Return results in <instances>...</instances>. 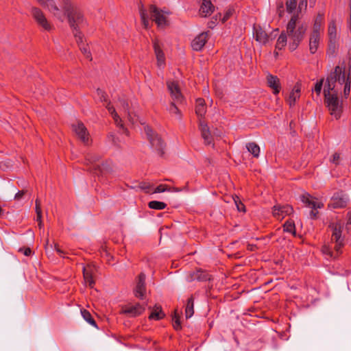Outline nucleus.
I'll return each mask as SVG.
<instances>
[{
	"label": "nucleus",
	"instance_id": "obj_1",
	"mask_svg": "<svg viewBox=\"0 0 351 351\" xmlns=\"http://www.w3.org/2000/svg\"><path fill=\"white\" fill-rule=\"evenodd\" d=\"M43 6L48 10L59 20L62 21L67 16L70 27L73 30L74 37L77 44L84 42V35L80 31L86 25V21L80 10L76 7L71 0H62L61 7L59 8L53 0H37Z\"/></svg>",
	"mask_w": 351,
	"mask_h": 351
},
{
	"label": "nucleus",
	"instance_id": "obj_2",
	"mask_svg": "<svg viewBox=\"0 0 351 351\" xmlns=\"http://www.w3.org/2000/svg\"><path fill=\"white\" fill-rule=\"evenodd\" d=\"M343 85V94L347 97L350 92L351 77L350 69L346 71L344 63L335 67L326 79L324 92L339 90Z\"/></svg>",
	"mask_w": 351,
	"mask_h": 351
},
{
	"label": "nucleus",
	"instance_id": "obj_3",
	"mask_svg": "<svg viewBox=\"0 0 351 351\" xmlns=\"http://www.w3.org/2000/svg\"><path fill=\"white\" fill-rule=\"evenodd\" d=\"M332 230L331 242L325 244L322 247L324 254L332 259L337 258L341 253V248L344 245V239L341 236L343 226L341 223H331L329 226Z\"/></svg>",
	"mask_w": 351,
	"mask_h": 351
},
{
	"label": "nucleus",
	"instance_id": "obj_4",
	"mask_svg": "<svg viewBox=\"0 0 351 351\" xmlns=\"http://www.w3.org/2000/svg\"><path fill=\"white\" fill-rule=\"evenodd\" d=\"M298 16L293 15L287 25V32L289 37L293 40V43H299L302 40L307 25L303 23L298 21Z\"/></svg>",
	"mask_w": 351,
	"mask_h": 351
},
{
	"label": "nucleus",
	"instance_id": "obj_5",
	"mask_svg": "<svg viewBox=\"0 0 351 351\" xmlns=\"http://www.w3.org/2000/svg\"><path fill=\"white\" fill-rule=\"evenodd\" d=\"M338 92L339 90L324 91L326 106L330 112V114L334 115L337 119L340 117L341 111V106L338 98Z\"/></svg>",
	"mask_w": 351,
	"mask_h": 351
},
{
	"label": "nucleus",
	"instance_id": "obj_6",
	"mask_svg": "<svg viewBox=\"0 0 351 351\" xmlns=\"http://www.w3.org/2000/svg\"><path fill=\"white\" fill-rule=\"evenodd\" d=\"M144 130L152 148L160 156H163L165 145L161 138L148 125L145 126Z\"/></svg>",
	"mask_w": 351,
	"mask_h": 351
},
{
	"label": "nucleus",
	"instance_id": "obj_7",
	"mask_svg": "<svg viewBox=\"0 0 351 351\" xmlns=\"http://www.w3.org/2000/svg\"><path fill=\"white\" fill-rule=\"evenodd\" d=\"M71 127L75 135L85 145L88 146L91 144L92 140L90 138L89 132L82 122L77 121L73 123Z\"/></svg>",
	"mask_w": 351,
	"mask_h": 351
},
{
	"label": "nucleus",
	"instance_id": "obj_8",
	"mask_svg": "<svg viewBox=\"0 0 351 351\" xmlns=\"http://www.w3.org/2000/svg\"><path fill=\"white\" fill-rule=\"evenodd\" d=\"M302 202L305 204L306 206L312 208L311 211V217L312 219H316L318 215L317 208H321L324 206L322 202H315L314 198L308 193H305L300 197Z\"/></svg>",
	"mask_w": 351,
	"mask_h": 351
},
{
	"label": "nucleus",
	"instance_id": "obj_9",
	"mask_svg": "<svg viewBox=\"0 0 351 351\" xmlns=\"http://www.w3.org/2000/svg\"><path fill=\"white\" fill-rule=\"evenodd\" d=\"M167 86L172 101H176L178 104H182L184 101V97L181 93L178 82L167 80Z\"/></svg>",
	"mask_w": 351,
	"mask_h": 351
},
{
	"label": "nucleus",
	"instance_id": "obj_10",
	"mask_svg": "<svg viewBox=\"0 0 351 351\" xmlns=\"http://www.w3.org/2000/svg\"><path fill=\"white\" fill-rule=\"evenodd\" d=\"M149 13L151 19L154 21L159 28H165L167 25L166 16L164 15L162 10H160L154 5L149 6Z\"/></svg>",
	"mask_w": 351,
	"mask_h": 351
},
{
	"label": "nucleus",
	"instance_id": "obj_11",
	"mask_svg": "<svg viewBox=\"0 0 351 351\" xmlns=\"http://www.w3.org/2000/svg\"><path fill=\"white\" fill-rule=\"evenodd\" d=\"M32 14L37 24L45 31H51L53 25L48 21L41 10L38 8H32Z\"/></svg>",
	"mask_w": 351,
	"mask_h": 351
},
{
	"label": "nucleus",
	"instance_id": "obj_12",
	"mask_svg": "<svg viewBox=\"0 0 351 351\" xmlns=\"http://www.w3.org/2000/svg\"><path fill=\"white\" fill-rule=\"evenodd\" d=\"M145 278V274L141 272L136 279V286L134 289V294L135 297L141 300L144 298L146 293Z\"/></svg>",
	"mask_w": 351,
	"mask_h": 351
},
{
	"label": "nucleus",
	"instance_id": "obj_13",
	"mask_svg": "<svg viewBox=\"0 0 351 351\" xmlns=\"http://www.w3.org/2000/svg\"><path fill=\"white\" fill-rule=\"evenodd\" d=\"M348 197L342 191L335 193L331 198L328 204L329 207L333 208H342L347 206Z\"/></svg>",
	"mask_w": 351,
	"mask_h": 351
},
{
	"label": "nucleus",
	"instance_id": "obj_14",
	"mask_svg": "<svg viewBox=\"0 0 351 351\" xmlns=\"http://www.w3.org/2000/svg\"><path fill=\"white\" fill-rule=\"evenodd\" d=\"M293 212V208L289 205H276L273 207V216L278 220H282Z\"/></svg>",
	"mask_w": 351,
	"mask_h": 351
},
{
	"label": "nucleus",
	"instance_id": "obj_15",
	"mask_svg": "<svg viewBox=\"0 0 351 351\" xmlns=\"http://www.w3.org/2000/svg\"><path fill=\"white\" fill-rule=\"evenodd\" d=\"M199 128L201 131L202 136L204 140V143L206 145H211L213 143V138L207 123L202 119H199Z\"/></svg>",
	"mask_w": 351,
	"mask_h": 351
},
{
	"label": "nucleus",
	"instance_id": "obj_16",
	"mask_svg": "<svg viewBox=\"0 0 351 351\" xmlns=\"http://www.w3.org/2000/svg\"><path fill=\"white\" fill-rule=\"evenodd\" d=\"M302 84L300 82H298L293 86L291 92L289 94L288 99H287V103L290 107L295 105L297 99L300 97Z\"/></svg>",
	"mask_w": 351,
	"mask_h": 351
},
{
	"label": "nucleus",
	"instance_id": "obj_17",
	"mask_svg": "<svg viewBox=\"0 0 351 351\" xmlns=\"http://www.w3.org/2000/svg\"><path fill=\"white\" fill-rule=\"evenodd\" d=\"M266 79L268 86L273 90V93L275 95L278 94L281 88L279 78L276 75L269 73Z\"/></svg>",
	"mask_w": 351,
	"mask_h": 351
},
{
	"label": "nucleus",
	"instance_id": "obj_18",
	"mask_svg": "<svg viewBox=\"0 0 351 351\" xmlns=\"http://www.w3.org/2000/svg\"><path fill=\"white\" fill-rule=\"evenodd\" d=\"M145 311V307H143L140 304H136L134 306H131L128 307H125L122 309L121 311V314H129L132 317H136L141 315Z\"/></svg>",
	"mask_w": 351,
	"mask_h": 351
},
{
	"label": "nucleus",
	"instance_id": "obj_19",
	"mask_svg": "<svg viewBox=\"0 0 351 351\" xmlns=\"http://www.w3.org/2000/svg\"><path fill=\"white\" fill-rule=\"evenodd\" d=\"M214 11V5L210 1H205L202 3L199 14L202 16L206 17L210 15Z\"/></svg>",
	"mask_w": 351,
	"mask_h": 351
},
{
	"label": "nucleus",
	"instance_id": "obj_20",
	"mask_svg": "<svg viewBox=\"0 0 351 351\" xmlns=\"http://www.w3.org/2000/svg\"><path fill=\"white\" fill-rule=\"evenodd\" d=\"M154 51L157 59V64L159 68H163L165 65V57L160 45H154Z\"/></svg>",
	"mask_w": 351,
	"mask_h": 351
},
{
	"label": "nucleus",
	"instance_id": "obj_21",
	"mask_svg": "<svg viewBox=\"0 0 351 351\" xmlns=\"http://www.w3.org/2000/svg\"><path fill=\"white\" fill-rule=\"evenodd\" d=\"M199 280V281H206L208 280H210V277L208 274H207L205 271H203L202 270H197L195 272H193L190 274L189 277V280Z\"/></svg>",
	"mask_w": 351,
	"mask_h": 351
},
{
	"label": "nucleus",
	"instance_id": "obj_22",
	"mask_svg": "<svg viewBox=\"0 0 351 351\" xmlns=\"http://www.w3.org/2000/svg\"><path fill=\"white\" fill-rule=\"evenodd\" d=\"M138 10L141 16L142 25L145 29H147L149 25V16L147 14L146 9L144 8V5L141 2H140L138 4Z\"/></svg>",
	"mask_w": 351,
	"mask_h": 351
},
{
	"label": "nucleus",
	"instance_id": "obj_23",
	"mask_svg": "<svg viewBox=\"0 0 351 351\" xmlns=\"http://www.w3.org/2000/svg\"><path fill=\"white\" fill-rule=\"evenodd\" d=\"M206 112V107L205 101L202 98H198L196 99L195 105V113L196 114L202 118Z\"/></svg>",
	"mask_w": 351,
	"mask_h": 351
},
{
	"label": "nucleus",
	"instance_id": "obj_24",
	"mask_svg": "<svg viewBox=\"0 0 351 351\" xmlns=\"http://www.w3.org/2000/svg\"><path fill=\"white\" fill-rule=\"evenodd\" d=\"M83 276L86 283L88 284L90 287H93L95 281L93 278L92 269L90 267H83Z\"/></svg>",
	"mask_w": 351,
	"mask_h": 351
},
{
	"label": "nucleus",
	"instance_id": "obj_25",
	"mask_svg": "<svg viewBox=\"0 0 351 351\" xmlns=\"http://www.w3.org/2000/svg\"><path fill=\"white\" fill-rule=\"evenodd\" d=\"M119 101L121 108L123 109L124 112L127 114L128 121L130 122H131L132 123H134V118H133L131 112L129 110V103H128V100L124 98H121V99H119Z\"/></svg>",
	"mask_w": 351,
	"mask_h": 351
},
{
	"label": "nucleus",
	"instance_id": "obj_26",
	"mask_svg": "<svg viewBox=\"0 0 351 351\" xmlns=\"http://www.w3.org/2000/svg\"><path fill=\"white\" fill-rule=\"evenodd\" d=\"M247 151L251 153L254 157L258 158L260 154V147L254 142H250L246 144Z\"/></svg>",
	"mask_w": 351,
	"mask_h": 351
},
{
	"label": "nucleus",
	"instance_id": "obj_27",
	"mask_svg": "<svg viewBox=\"0 0 351 351\" xmlns=\"http://www.w3.org/2000/svg\"><path fill=\"white\" fill-rule=\"evenodd\" d=\"M194 299L193 296H191L187 300V303L185 308V316L186 318H190L194 313Z\"/></svg>",
	"mask_w": 351,
	"mask_h": 351
},
{
	"label": "nucleus",
	"instance_id": "obj_28",
	"mask_svg": "<svg viewBox=\"0 0 351 351\" xmlns=\"http://www.w3.org/2000/svg\"><path fill=\"white\" fill-rule=\"evenodd\" d=\"M254 36L256 38V40L259 43L265 44L266 43L269 42V37L267 36V34L261 29H256Z\"/></svg>",
	"mask_w": 351,
	"mask_h": 351
},
{
	"label": "nucleus",
	"instance_id": "obj_29",
	"mask_svg": "<svg viewBox=\"0 0 351 351\" xmlns=\"http://www.w3.org/2000/svg\"><path fill=\"white\" fill-rule=\"evenodd\" d=\"M165 317V313L162 312V308L159 306H155L154 311L152 312L149 318L151 319L159 320Z\"/></svg>",
	"mask_w": 351,
	"mask_h": 351
},
{
	"label": "nucleus",
	"instance_id": "obj_30",
	"mask_svg": "<svg viewBox=\"0 0 351 351\" xmlns=\"http://www.w3.org/2000/svg\"><path fill=\"white\" fill-rule=\"evenodd\" d=\"M328 32L330 43H335L337 36V27L335 21H331L329 23Z\"/></svg>",
	"mask_w": 351,
	"mask_h": 351
},
{
	"label": "nucleus",
	"instance_id": "obj_31",
	"mask_svg": "<svg viewBox=\"0 0 351 351\" xmlns=\"http://www.w3.org/2000/svg\"><path fill=\"white\" fill-rule=\"evenodd\" d=\"M176 101H171L169 107V111L171 114L176 115L178 119H181V113Z\"/></svg>",
	"mask_w": 351,
	"mask_h": 351
},
{
	"label": "nucleus",
	"instance_id": "obj_32",
	"mask_svg": "<svg viewBox=\"0 0 351 351\" xmlns=\"http://www.w3.org/2000/svg\"><path fill=\"white\" fill-rule=\"evenodd\" d=\"M82 315L83 318L92 326L97 327L96 322L95 319L93 318L91 314L86 309H83L81 311Z\"/></svg>",
	"mask_w": 351,
	"mask_h": 351
},
{
	"label": "nucleus",
	"instance_id": "obj_33",
	"mask_svg": "<svg viewBox=\"0 0 351 351\" xmlns=\"http://www.w3.org/2000/svg\"><path fill=\"white\" fill-rule=\"evenodd\" d=\"M148 206L154 210H163L167 207V204L162 202L151 201L148 203Z\"/></svg>",
	"mask_w": 351,
	"mask_h": 351
},
{
	"label": "nucleus",
	"instance_id": "obj_34",
	"mask_svg": "<svg viewBox=\"0 0 351 351\" xmlns=\"http://www.w3.org/2000/svg\"><path fill=\"white\" fill-rule=\"evenodd\" d=\"M208 38V32H203L199 34L193 40V44H206Z\"/></svg>",
	"mask_w": 351,
	"mask_h": 351
},
{
	"label": "nucleus",
	"instance_id": "obj_35",
	"mask_svg": "<svg viewBox=\"0 0 351 351\" xmlns=\"http://www.w3.org/2000/svg\"><path fill=\"white\" fill-rule=\"evenodd\" d=\"M283 229L285 232L291 233L294 236L295 235V227L293 221H287L283 226Z\"/></svg>",
	"mask_w": 351,
	"mask_h": 351
},
{
	"label": "nucleus",
	"instance_id": "obj_36",
	"mask_svg": "<svg viewBox=\"0 0 351 351\" xmlns=\"http://www.w3.org/2000/svg\"><path fill=\"white\" fill-rule=\"evenodd\" d=\"M100 159V156L93 153H87L85 156L86 164H93Z\"/></svg>",
	"mask_w": 351,
	"mask_h": 351
},
{
	"label": "nucleus",
	"instance_id": "obj_37",
	"mask_svg": "<svg viewBox=\"0 0 351 351\" xmlns=\"http://www.w3.org/2000/svg\"><path fill=\"white\" fill-rule=\"evenodd\" d=\"M322 23H323V16L322 15H319L315 20L313 32L321 33Z\"/></svg>",
	"mask_w": 351,
	"mask_h": 351
},
{
	"label": "nucleus",
	"instance_id": "obj_38",
	"mask_svg": "<svg viewBox=\"0 0 351 351\" xmlns=\"http://www.w3.org/2000/svg\"><path fill=\"white\" fill-rule=\"evenodd\" d=\"M80 51L84 55L86 58H87L90 61L92 60L90 45H82V47H80Z\"/></svg>",
	"mask_w": 351,
	"mask_h": 351
},
{
	"label": "nucleus",
	"instance_id": "obj_39",
	"mask_svg": "<svg viewBox=\"0 0 351 351\" xmlns=\"http://www.w3.org/2000/svg\"><path fill=\"white\" fill-rule=\"evenodd\" d=\"M116 125L119 127L120 128H121L123 130V132L128 136L129 135V131L128 130L127 128H125L123 123H122V121L121 119V118L119 117V116L117 114V117H112Z\"/></svg>",
	"mask_w": 351,
	"mask_h": 351
},
{
	"label": "nucleus",
	"instance_id": "obj_40",
	"mask_svg": "<svg viewBox=\"0 0 351 351\" xmlns=\"http://www.w3.org/2000/svg\"><path fill=\"white\" fill-rule=\"evenodd\" d=\"M320 34L319 32H312L310 39H309V44H317L319 42L320 38Z\"/></svg>",
	"mask_w": 351,
	"mask_h": 351
},
{
	"label": "nucleus",
	"instance_id": "obj_41",
	"mask_svg": "<svg viewBox=\"0 0 351 351\" xmlns=\"http://www.w3.org/2000/svg\"><path fill=\"white\" fill-rule=\"evenodd\" d=\"M324 82V79L322 78L319 81H317L315 84L313 91H315L317 96H319V95L321 93Z\"/></svg>",
	"mask_w": 351,
	"mask_h": 351
},
{
	"label": "nucleus",
	"instance_id": "obj_42",
	"mask_svg": "<svg viewBox=\"0 0 351 351\" xmlns=\"http://www.w3.org/2000/svg\"><path fill=\"white\" fill-rule=\"evenodd\" d=\"M286 8L287 11L291 13L296 8V0H287Z\"/></svg>",
	"mask_w": 351,
	"mask_h": 351
},
{
	"label": "nucleus",
	"instance_id": "obj_43",
	"mask_svg": "<svg viewBox=\"0 0 351 351\" xmlns=\"http://www.w3.org/2000/svg\"><path fill=\"white\" fill-rule=\"evenodd\" d=\"M166 191H170L171 188H168L165 184H160L155 189L154 193H162Z\"/></svg>",
	"mask_w": 351,
	"mask_h": 351
},
{
	"label": "nucleus",
	"instance_id": "obj_44",
	"mask_svg": "<svg viewBox=\"0 0 351 351\" xmlns=\"http://www.w3.org/2000/svg\"><path fill=\"white\" fill-rule=\"evenodd\" d=\"M287 37H289V36L287 35V32H282L278 38V44H282L286 43L287 41Z\"/></svg>",
	"mask_w": 351,
	"mask_h": 351
},
{
	"label": "nucleus",
	"instance_id": "obj_45",
	"mask_svg": "<svg viewBox=\"0 0 351 351\" xmlns=\"http://www.w3.org/2000/svg\"><path fill=\"white\" fill-rule=\"evenodd\" d=\"M106 107L112 117H117V112H116L114 108L112 106H110V103H108Z\"/></svg>",
	"mask_w": 351,
	"mask_h": 351
},
{
	"label": "nucleus",
	"instance_id": "obj_46",
	"mask_svg": "<svg viewBox=\"0 0 351 351\" xmlns=\"http://www.w3.org/2000/svg\"><path fill=\"white\" fill-rule=\"evenodd\" d=\"M97 95L99 97V99H101V101H106L107 96H106V93L102 90L98 88L97 90Z\"/></svg>",
	"mask_w": 351,
	"mask_h": 351
},
{
	"label": "nucleus",
	"instance_id": "obj_47",
	"mask_svg": "<svg viewBox=\"0 0 351 351\" xmlns=\"http://www.w3.org/2000/svg\"><path fill=\"white\" fill-rule=\"evenodd\" d=\"M19 252H22L25 256H28L32 254V250L29 247L20 248Z\"/></svg>",
	"mask_w": 351,
	"mask_h": 351
},
{
	"label": "nucleus",
	"instance_id": "obj_48",
	"mask_svg": "<svg viewBox=\"0 0 351 351\" xmlns=\"http://www.w3.org/2000/svg\"><path fill=\"white\" fill-rule=\"evenodd\" d=\"M173 321H174V323H173L174 328L176 330H180L181 328V324H180L179 318L178 317L175 316V317L173 318Z\"/></svg>",
	"mask_w": 351,
	"mask_h": 351
},
{
	"label": "nucleus",
	"instance_id": "obj_49",
	"mask_svg": "<svg viewBox=\"0 0 351 351\" xmlns=\"http://www.w3.org/2000/svg\"><path fill=\"white\" fill-rule=\"evenodd\" d=\"M337 51V45H329L327 53L330 56H333Z\"/></svg>",
	"mask_w": 351,
	"mask_h": 351
},
{
	"label": "nucleus",
	"instance_id": "obj_50",
	"mask_svg": "<svg viewBox=\"0 0 351 351\" xmlns=\"http://www.w3.org/2000/svg\"><path fill=\"white\" fill-rule=\"evenodd\" d=\"M108 139L114 145L118 146V139L115 137L113 134H110L108 136Z\"/></svg>",
	"mask_w": 351,
	"mask_h": 351
},
{
	"label": "nucleus",
	"instance_id": "obj_51",
	"mask_svg": "<svg viewBox=\"0 0 351 351\" xmlns=\"http://www.w3.org/2000/svg\"><path fill=\"white\" fill-rule=\"evenodd\" d=\"M339 158H340V156L338 153H335L333 155H332V158L331 159V162L335 165H338L339 164Z\"/></svg>",
	"mask_w": 351,
	"mask_h": 351
},
{
	"label": "nucleus",
	"instance_id": "obj_52",
	"mask_svg": "<svg viewBox=\"0 0 351 351\" xmlns=\"http://www.w3.org/2000/svg\"><path fill=\"white\" fill-rule=\"evenodd\" d=\"M234 202L239 211H245V206L243 204H242L240 201L238 202V201L235 199Z\"/></svg>",
	"mask_w": 351,
	"mask_h": 351
},
{
	"label": "nucleus",
	"instance_id": "obj_53",
	"mask_svg": "<svg viewBox=\"0 0 351 351\" xmlns=\"http://www.w3.org/2000/svg\"><path fill=\"white\" fill-rule=\"evenodd\" d=\"M36 221H38V226L40 228H41L43 226L42 222V213L37 212Z\"/></svg>",
	"mask_w": 351,
	"mask_h": 351
},
{
	"label": "nucleus",
	"instance_id": "obj_54",
	"mask_svg": "<svg viewBox=\"0 0 351 351\" xmlns=\"http://www.w3.org/2000/svg\"><path fill=\"white\" fill-rule=\"evenodd\" d=\"M347 217H348V219H347L346 228L348 229H349V228H351V211L348 213Z\"/></svg>",
	"mask_w": 351,
	"mask_h": 351
},
{
	"label": "nucleus",
	"instance_id": "obj_55",
	"mask_svg": "<svg viewBox=\"0 0 351 351\" xmlns=\"http://www.w3.org/2000/svg\"><path fill=\"white\" fill-rule=\"evenodd\" d=\"M37 212L42 213L41 207H40V202L39 199H36V213Z\"/></svg>",
	"mask_w": 351,
	"mask_h": 351
},
{
	"label": "nucleus",
	"instance_id": "obj_56",
	"mask_svg": "<svg viewBox=\"0 0 351 351\" xmlns=\"http://www.w3.org/2000/svg\"><path fill=\"white\" fill-rule=\"evenodd\" d=\"M25 194V191H19L16 195H15V197L14 198L16 199H21L23 196Z\"/></svg>",
	"mask_w": 351,
	"mask_h": 351
},
{
	"label": "nucleus",
	"instance_id": "obj_57",
	"mask_svg": "<svg viewBox=\"0 0 351 351\" xmlns=\"http://www.w3.org/2000/svg\"><path fill=\"white\" fill-rule=\"evenodd\" d=\"M285 45H276V48L274 50V55L276 57L278 56V51H281Z\"/></svg>",
	"mask_w": 351,
	"mask_h": 351
},
{
	"label": "nucleus",
	"instance_id": "obj_58",
	"mask_svg": "<svg viewBox=\"0 0 351 351\" xmlns=\"http://www.w3.org/2000/svg\"><path fill=\"white\" fill-rule=\"evenodd\" d=\"M318 45H309L310 52L313 54L317 51Z\"/></svg>",
	"mask_w": 351,
	"mask_h": 351
},
{
	"label": "nucleus",
	"instance_id": "obj_59",
	"mask_svg": "<svg viewBox=\"0 0 351 351\" xmlns=\"http://www.w3.org/2000/svg\"><path fill=\"white\" fill-rule=\"evenodd\" d=\"M204 47V45H192L193 50L197 51H202Z\"/></svg>",
	"mask_w": 351,
	"mask_h": 351
},
{
	"label": "nucleus",
	"instance_id": "obj_60",
	"mask_svg": "<svg viewBox=\"0 0 351 351\" xmlns=\"http://www.w3.org/2000/svg\"><path fill=\"white\" fill-rule=\"evenodd\" d=\"M54 247H55V250H56V252L60 255V256H62L64 252L60 250L58 247V244H55L54 245Z\"/></svg>",
	"mask_w": 351,
	"mask_h": 351
},
{
	"label": "nucleus",
	"instance_id": "obj_61",
	"mask_svg": "<svg viewBox=\"0 0 351 351\" xmlns=\"http://www.w3.org/2000/svg\"><path fill=\"white\" fill-rule=\"evenodd\" d=\"M140 187L142 189L145 190L146 192H148L147 190L149 188V184H147L146 183H141Z\"/></svg>",
	"mask_w": 351,
	"mask_h": 351
},
{
	"label": "nucleus",
	"instance_id": "obj_62",
	"mask_svg": "<svg viewBox=\"0 0 351 351\" xmlns=\"http://www.w3.org/2000/svg\"><path fill=\"white\" fill-rule=\"evenodd\" d=\"M349 5H350V18L348 20V27H349L350 31L351 32V0H350Z\"/></svg>",
	"mask_w": 351,
	"mask_h": 351
},
{
	"label": "nucleus",
	"instance_id": "obj_63",
	"mask_svg": "<svg viewBox=\"0 0 351 351\" xmlns=\"http://www.w3.org/2000/svg\"><path fill=\"white\" fill-rule=\"evenodd\" d=\"M230 16V12H226L222 19V22L223 23L226 22L229 19Z\"/></svg>",
	"mask_w": 351,
	"mask_h": 351
},
{
	"label": "nucleus",
	"instance_id": "obj_64",
	"mask_svg": "<svg viewBox=\"0 0 351 351\" xmlns=\"http://www.w3.org/2000/svg\"><path fill=\"white\" fill-rule=\"evenodd\" d=\"M182 191V189L177 188V187H173V188H171V191H172V192H180Z\"/></svg>",
	"mask_w": 351,
	"mask_h": 351
}]
</instances>
